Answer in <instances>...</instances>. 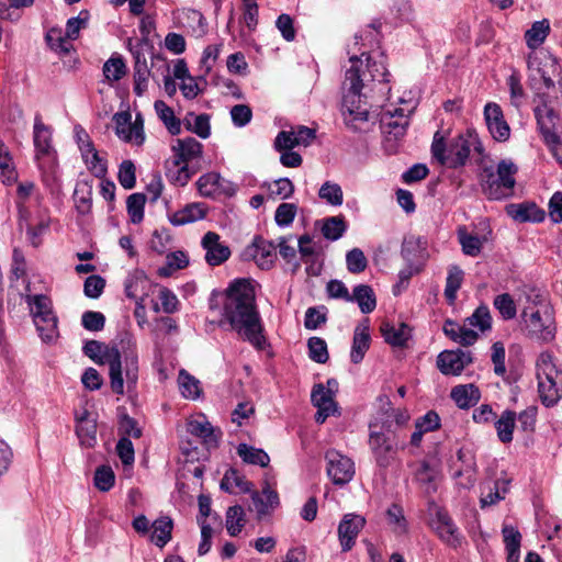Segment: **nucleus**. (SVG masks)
Instances as JSON below:
<instances>
[{"label": "nucleus", "mask_w": 562, "mask_h": 562, "mask_svg": "<svg viewBox=\"0 0 562 562\" xmlns=\"http://www.w3.org/2000/svg\"><path fill=\"white\" fill-rule=\"evenodd\" d=\"M277 245L262 237H255L251 245L244 250V258L252 259L259 268L270 269L277 258Z\"/></svg>", "instance_id": "obj_15"}, {"label": "nucleus", "mask_w": 562, "mask_h": 562, "mask_svg": "<svg viewBox=\"0 0 562 562\" xmlns=\"http://www.w3.org/2000/svg\"><path fill=\"white\" fill-rule=\"evenodd\" d=\"M451 398L461 409L474 406L481 398V392L474 384H461L451 390Z\"/></svg>", "instance_id": "obj_29"}, {"label": "nucleus", "mask_w": 562, "mask_h": 562, "mask_svg": "<svg viewBox=\"0 0 562 562\" xmlns=\"http://www.w3.org/2000/svg\"><path fill=\"white\" fill-rule=\"evenodd\" d=\"M83 353L98 364L109 366L111 389L115 394H124V378L127 386H135L138 380V355L135 347H128L122 355L117 347L108 346L98 340H88L82 348Z\"/></svg>", "instance_id": "obj_2"}, {"label": "nucleus", "mask_w": 562, "mask_h": 562, "mask_svg": "<svg viewBox=\"0 0 562 562\" xmlns=\"http://www.w3.org/2000/svg\"><path fill=\"white\" fill-rule=\"evenodd\" d=\"M484 117L492 137L497 142H505L510 136V128L504 119L503 111L497 103L490 102L484 108Z\"/></svg>", "instance_id": "obj_18"}, {"label": "nucleus", "mask_w": 562, "mask_h": 562, "mask_svg": "<svg viewBox=\"0 0 562 562\" xmlns=\"http://www.w3.org/2000/svg\"><path fill=\"white\" fill-rule=\"evenodd\" d=\"M517 171V166L508 159L501 160L496 171L492 166L483 167L480 173L483 193L490 200H502L509 196L516 183Z\"/></svg>", "instance_id": "obj_8"}, {"label": "nucleus", "mask_w": 562, "mask_h": 562, "mask_svg": "<svg viewBox=\"0 0 562 562\" xmlns=\"http://www.w3.org/2000/svg\"><path fill=\"white\" fill-rule=\"evenodd\" d=\"M431 154L440 165L457 169L465 166L471 154L482 159L485 151L477 133L468 130L451 138L448 144L440 132H436L431 144Z\"/></svg>", "instance_id": "obj_4"}, {"label": "nucleus", "mask_w": 562, "mask_h": 562, "mask_svg": "<svg viewBox=\"0 0 562 562\" xmlns=\"http://www.w3.org/2000/svg\"><path fill=\"white\" fill-rule=\"evenodd\" d=\"M502 533L507 552V562H519L521 533L513 526H504Z\"/></svg>", "instance_id": "obj_33"}, {"label": "nucleus", "mask_w": 562, "mask_h": 562, "mask_svg": "<svg viewBox=\"0 0 562 562\" xmlns=\"http://www.w3.org/2000/svg\"><path fill=\"white\" fill-rule=\"evenodd\" d=\"M33 144L35 148V157L37 159L52 157L55 154L53 146V130L46 125L41 114L36 113L33 126Z\"/></svg>", "instance_id": "obj_17"}, {"label": "nucleus", "mask_w": 562, "mask_h": 562, "mask_svg": "<svg viewBox=\"0 0 562 562\" xmlns=\"http://www.w3.org/2000/svg\"><path fill=\"white\" fill-rule=\"evenodd\" d=\"M385 518L391 530L397 535H405L408 530V522L404 509L400 504L393 503L385 513Z\"/></svg>", "instance_id": "obj_37"}, {"label": "nucleus", "mask_w": 562, "mask_h": 562, "mask_svg": "<svg viewBox=\"0 0 562 562\" xmlns=\"http://www.w3.org/2000/svg\"><path fill=\"white\" fill-rule=\"evenodd\" d=\"M536 375L541 403L546 407H554L562 395V370L559 369L550 352L544 351L538 357Z\"/></svg>", "instance_id": "obj_7"}, {"label": "nucleus", "mask_w": 562, "mask_h": 562, "mask_svg": "<svg viewBox=\"0 0 562 562\" xmlns=\"http://www.w3.org/2000/svg\"><path fill=\"white\" fill-rule=\"evenodd\" d=\"M237 454L248 464L266 468L269 465L270 457L260 448H255L247 443H239L236 448Z\"/></svg>", "instance_id": "obj_34"}, {"label": "nucleus", "mask_w": 562, "mask_h": 562, "mask_svg": "<svg viewBox=\"0 0 562 562\" xmlns=\"http://www.w3.org/2000/svg\"><path fill=\"white\" fill-rule=\"evenodd\" d=\"M294 192V186L288 178H280L268 186L269 198L273 200L289 199Z\"/></svg>", "instance_id": "obj_54"}, {"label": "nucleus", "mask_w": 562, "mask_h": 562, "mask_svg": "<svg viewBox=\"0 0 562 562\" xmlns=\"http://www.w3.org/2000/svg\"><path fill=\"white\" fill-rule=\"evenodd\" d=\"M223 317L255 349L268 346L265 328L256 305V293L247 279L234 280L226 290Z\"/></svg>", "instance_id": "obj_1"}, {"label": "nucleus", "mask_w": 562, "mask_h": 562, "mask_svg": "<svg viewBox=\"0 0 562 562\" xmlns=\"http://www.w3.org/2000/svg\"><path fill=\"white\" fill-rule=\"evenodd\" d=\"M538 102L535 115L542 137L557 134L555 125L559 119L557 112L543 100L542 93L538 94Z\"/></svg>", "instance_id": "obj_23"}, {"label": "nucleus", "mask_w": 562, "mask_h": 562, "mask_svg": "<svg viewBox=\"0 0 562 562\" xmlns=\"http://www.w3.org/2000/svg\"><path fill=\"white\" fill-rule=\"evenodd\" d=\"M459 241L462 246V251L471 257L480 255L482 249V240L477 236L468 234L464 229L459 231Z\"/></svg>", "instance_id": "obj_57"}, {"label": "nucleus", "mask_w": 562, "mask_h": 562, "mask_svg": "<svg viewBox=\"0 0 562 562\" xmlns=\"http://www.w3.org/2000/svg\"><path fill=\"white\" fill-rule=\"evenodd\" d=\"M0 178L3 182H11L14 180V169L12 167V158L8 147L0 140Z\"/></svg>", "instance_id": "obj_58"}, {"label": "nucleus", "mask_w": 562, "mask_h": 562, "mask_svg": "<svg viewBox=\"0 0 562 562\" xmlns=\"http://www.w3.org/2000/svg\"><path fill=\"white\" fill-rule=\"evenodd\" d=\"M220 181L221 177L216 172L201 176L196 182L200 194L205 198H214L221 192Z\"/></svg>", "instance_id": "obj_46"}, {"label": "nucleus", "mask_w": 562, "mask_h": 562, "mask_svg": "<svg viewBox=\"0 0 562 562\" xmlns=\"http://www.w3.org/2000/svg\"><path fill=\"white\" fill-rule=\"evenodd\" d=\"M154 106L168 132L171 135H179L181 133V121L176 117L173 110L161 100H157Z\"/></svg>", "instance_id": "obj_38"}, {"label": "nucleus", "mask_w": 562, "mask_h": 562, "mask_svg": "<svg viewBox=\"0 0 562 562\" xmlns=\"http://www.w3.org/2000/svg\"><path fill=\"white\" fill-rule=\"evenodd\" d=\"M368 446L376 467L387 469L397 460L398 450L406 445L401 440L396 428L386 420L382 425L378 422L369 424Z\"/></svg>", "instance_id": "obj_6"}, {"label": "nucleus", "mask_w": 562, "mask_h": 562, "mask_svg": "<svg viewBox=\"0 0 562 562\" xmlns=\"http://www.w3.org/2000/svg\"><path fill=\"white\" fill-rule=\"evenodd\" d=\"M90 19V13L88 10H81L79 14L75 18H70L66 23V32L65 37H57L56 43H53V31L49 32L46 36L47 42L49 45L55 48L59 49L60 52L68 53L69 47L67 46L66 40L75 41L78 38L79 33L82 29H86L88 26V22Z\"/></svg>", "instance_id": "obj_16"}, {"label": "nucleus", "mask_w": 562, "mask_h": 562, "mask_svg": "<svg viewBox=\"0 0 562 562\" xmlns=\"http://www.w3.org/2000/svg\"><path fill=\"white\" fill-rule=\"evenodd\" d=\"M119 182L124 189H133L136 184L135 166L131 160H124L119 169Z\"/></svg>", "instance_id": "obj_62"}, {"label": "nucleus", "mask_w": 562, "mask_h": 562, "mask_svg": "<svg viewBox=\"0 0 562 562\" xmlns=\"http://www.w3.org/2000/svg\"><path fill=\"white\" fill-rule=\"evenodd\" d=\"M180 392L186 398L195 400L201 394L200 381L186 370H180L178 376Z\"/></svg>", "instance_id": "obj_44"}, {"label": "nucleus", "mask_w": 562, "mask_h": 562, "mask_svg": "<svg viewBox=\"0 0 562 562\" xmlns=\"http://www.w3.org/2000/svg\"><path fill=\"white\" fill-rule=\"evenodd\" d=\"M187 131L196 134L201 138H207L211 135L210 116L207 114H199L193 117V122L188 121Z\"/></svg>", "instance_id": "obj_63"}, {"label": "nucleus", "mask_w": 562, "mask_h": 562, "mask_svg": "<svg viewBox=\"0 0 562 562\" xmlns=\"http://www.w3.org/2000/svg\"><path fill=\"white\" fill-rule=\"evenodd\" d=\"M103 74L108 80L119 81L126 74V65L122 57H111L103 65Z\"/></svg>", "instance_id": "obj_56"}, {"label": "nucleus", "mask_w": 562, "mask_h": 562, "mask_svg": "<svg viewBox=\"0 0 562 562\" xmlns=\"http://www.w3.org/2000/svg\"><path fill=\"white\" fill-rule=\"evenodd\" d=\"M507 214L518 222H541L546 213L535 203L509 204L506 207Z\"/></svg>", "instance_id": "obj_27"}, {"label": "nucleus", "mask_w": 562, "mask_h": 562, "mask_svg": "<svg viewBox=\"0 0 562 562\" xmlns=\"http://www.w3.org/2000/svg\"><path fill=\"white\" fill-rule=\"evenodd\" d=\"M246 524L245 512L240 505L228 507L226 512V529L229 536L236 537Z\"/></svg>", "instance_id": "obj_43"}, {"label": "nucleus", "mask_w": 562, "mask_h": 562, "mask_svg": "<svg viewBox=\"0 0 562 562\" xmlns=\"http://www.w3.org/2000/svg\"><path fill=\"white\" fill-rule=\"evenodd\" d=\"M525 305L520 313V330L533 340L549 342L554 339L557 325L553 307L546 301L543 294L530 290L525 294Z\"/></svg>", "instance_id": "obj_3"}, {"label": "nucleus", "mask_w": 562, "mask_h": 562, "mask_svg": "<svg viewBox=\"0 0 562 562\" xmlns=\"http://www.w3.org/2000/svg\"><path fill=\"white\" fill-rule=\"evenodd\" d=\"M348 302H357L360 311L363 314H369L374 311L376 306V297L370 285L359 284L355 286L350 300Z\"/></svg>", "instance_id": "obj_32"}, {"label": "nucleus", "mask_w": 562, "mask_h": 562, "mask_svg": "<svg viewBox=\"0 0 562 562\" xmlns=\"http://www.w3.org/2000/svg\"><path fill=\"white\" fill-rule=\"evenodd\" d=\"M428 513L431 516V527L439 539L453 549L460 548L463 536L448 512L435 502H429Z\"/></svg>", "instance_id": "obj_11"}, {"label": "nucleus", "mask_w": 562, "mask_h": 562, "mask_svg": "<svg viewBox=\"0 0 562 562\" xmlns=\"http://www.w3.org/2000/svg\"><path fill=\"white\" fill-rule=\"evenodd\" d=\"M370 341L371 337L369 318H364L356 326L353 331L352 346L350 351V360L352 363L358 364L363 360L364 355L370 347Z\"/></svg>", "instance_id": "obj_22"}, {"label": "nucleus", "mask_w": 562, "mask_h": 562, "mask_svg": "<svg viewBox=\"0 0 562 562\" xmlns=\"http://www.w3.org/2000/svg\"><path fill=\"white\" fill-rule=\"evenodd\" d=\"M173 524L169 517H160L153 522L151 541L164 548L171 539Z\"/></svg>", "instance_id": "obj_40"}, {"label": "nucleus", "mask_w": 562, "mask_h": 562, "mask_svg": "<svg viewBox=\"0 0 562 562\" xmlns=\"http://www.w3.org/2000/svg\"><path fill=\"white\" fill-rule=\"evenodd\" d=\"M311 401L317 412L315 414V422L323 424L330 415L337 412V404L330 391H325L323 384L314 385L311 394Z\"/></svg>", "instance_id": "obj_20"}, {"label": "nucleus", "mask_w": 562, "mask_h": 562, "mask_svg": "<svg viewBox=\"0 0 562 562\" xmlns=\"http://www.w3.org/2000/svg\"><path fill=\"white\" fill-rule=\"evenodd\" d=\"M327 461V475L335 485H345L349 483L355 475V463L347 456L331 449L325 454Z\"/></svg>", "instance_id": "obj_12"}, {"label": "nucleus", "mask_w": 562, "mask_h": 562, "mask_svg": "<svg viewBox=\"0 0 562 562\" xmlns=\"http://www.w3.org/2000/svg\"><path fill=\"white\" fill-rule=\"evenodd\" d=\"M358 67L360 68V75L367 81H379L386 82L387 76L390 75L383 60V56H380V60L373 59L371 56H368L366 61V69L362 68L363 63L358 57Z\"/></svg>", "instance_id": "obj_28"}, {"label": "nucleus", "mask_w": 562, "mask_h": 562, "mask_svg": "<svg viewBox=\"0 0 562 562\" xmlns=\"http://www.w3.org/2000/svg\"><path fill=\"white\" fill-rule=\"evenodd\" d=\"M366 526V518L357 514H346L338 525V539L340 542L341 551H350L359 532Z\"/></svg>", "instance_id": "obj_14"}, {"label": "nucleus", "mask_w": 562, "mask_h": 562, "mask_svg": "<svg viewBox=\"0 0 562 562\" xmlns=\"http://www.w3.org/2000/svg\"><path fill=\"white\" fill-rule=\"evenodd\" d=\"M25 225L26 235L29 240L34 247L41 244V237L44 235L50 224V218L47 214H41L38 221L35 224L29 222V214L25 210L20 211V225Z\"/></svg>", "instance_id": "obj_26"}, {"label": "nucleus", "mask_w": 562, "mask_h": 562, "mask_svg": "<svg viewBox=\"0 0 562 562\" xmlns=\"http://www.w3.org/2000/svg\"><path fill=\"white\" fill-rule=\"evenodd\" d=\"M296 212L297 207L295 204L281 203L276 210L274 221L281 227L289 226L294 221Z\"/></svg>", "instance_id": "obj_60"}, {"label": "nucleus", "mask_w": 562, "mask_h": 562, "mask_svg": "<svg viewBox=\"0 0 562 562\" xmlns=\"http://www.w3.org/2000/svg\"><path fill=\"white\" fill-rule=\"evenodd\" d=\"M149 75L150 71L146 58L140 53H137L134 64V92L138 97H142L147 90Z\"/></svg>", "instance_id": "obj_36"}, {"label": "nucleus", "mask_w": 562, "mask_h": 562, "mask_svg": "<svg viewBox=\"0 0 562 562\" xmlns=\"http://www.w3.org/2000/svg\"><path fill=\"white\" fill-rule=\"evenodd\" d=\"M26 301L42 340L54 341L58 337V329L57 317L53 313L50 300L46 295L37 294L29 295Z\"/></svg>", "instance_id": "obj_9"}, {"label": "nucleus", "mask_w": 562, "mask_h": 562, "mask_svg": "<svg viewBox=\"0 0 562 562\" xmlns=\"http://www.w3.org/2000/svg\"><path fill=\"white\" fill-rule=\"evenodd\" d=\"M205 215L206 209L203 203H190L175 212L169 220L172 225L182 226L202 220Z\"/></svg>", "instance_id": "obj_30"}, {"label": "nucleus", "mask_w": 562, "mask_h": 562, "mask_svg": "<svg viewBox=\"0 0 562 562\" xmlns=\"http://www.w3.org/2000/svg\"><path fill=\"white\" fill-rule=\"evenodd\" d=\"M401 254L408 265L422 268L428 257L426 241L420 237L406 238L402 245Z\"/></svg>", "instance_id": "obj_25"}, {"label": "nucleus", "mask_w": 562, "mask_h": 562, "mask_svg": "<svg viewBox=\"0 0 562 562\" xmlns=\"http://www.w3.org/2000/svg\"><path fill=\"white\" fill-rule=\"evenodd\" d=\"M74 201L79 214H89L92 209V188L88 183H78L74 192Z\"/></svg>", "instance_id": "obj_42"}, {"label": "nucleus", "mask_w": 562, "mask_h": 562, "mask_svg": "<svg viewBox=\"0 0 562 562\" xmlns=\"http://www.w3.org/2000/svg\"><path fill=\"white\" fill-rule=\"evenodd\" d=\"M318 195L333 206H339L344 202L342 189L338 183L326 181L322 184Z\"/></svg>", "instance_id": "obj_51"}, {"label": "nucleus", "mask_w": 562, "mask_h": 562, "mask_svg": "<svg viewBox=\"0 0 562 562\" xmlns=\"http://www.w3.org/2000/svg\"><path fill=\"white\" fill-rule=\"evenodd\" d=\"M145 203L146 195L143 193H133L127 198V213L133 224H138L143 221Z\"/></svg>", "instance_id": "obj_50"}, {"label": "nucleus", "mask_w": 562, "mask_h": 562, "mask_svg": "<svg viewBox=\"0 0 562 562\" xmlns=\"http://www.w3.org/2000/svg\"><path fill=\"white\" fill-rule=\"evenodd\" d=\"M493 305L504 321L514 319L517 315V306L509 293H502L494 297Z\"/></svg>", "instance_id": "obj_47"}, {"label": "nucleus", "mask_w": 562, "mask_h": 562, "mask_svg": "<svg viewBox=\"0 0 562 562\" xmlns=\"http://www.w3.org/2000/svg\"><path fill=\"white\" fill-rule=\"evenodd\" d=\"M81 325L89 331H100L104 328L105 316L101 312L87 311L81 316Z\"/></svg>", "instance_id": "obj_61"}, {"label": "nucleus", "mask_w": 562, "mask_h": 562, "mask_svg": "<svg viewBox=\"0 0 562 562\" xmlns=\"http://www.w3.org/2000/svg\"><path fill=\"white\" fill-rule=\"evenodd\" d=\"M76 434L80 445L92 448L97 443V420L85 409L81 414H76Z\"/></svg>", "instance_id": "obj_24"}, {"label": "nucleus", "mask_w": 562, "mask_h": 562, "mask_svg": "<svg viewBox=\"0 0 562 562\" xmlns=\"http://www.w3.org/2000/svg\"><path fill=\"white\" fill-rule=\"evenodd\" d=\"M463 271L458 266H451L448 270L446 280L445 296L449 303H453L457 299V292L461 288L463 281Z\"/></svg>", "instance_id": "obj_45"}, {"label": "nucleus", "mask_w": 562, "mask_h": 562, "mask_svg": "<svg viewBox=\"0 0 562 562\" xmlns=\"http://www.w3.org/2000/svg\"><path fill=\"white\" fill-rule=\"evenodd\" d=\"M347 224L344 216H330L323 221L322 234L328 240H337L345 234Z\"/></svg>", "instance_id": "obj_41"}, {"label": "nucleus", "mask_w": 562, "mask_h": 562, "mask_svg": "<svg viewBox=\"0 0 562 562\" xmlns=\"http://www.w3.org/2000/svg\"><path fill=\"white\" fill-rule=\"evenodd\" d=\"M381 334L389 345L403 347L411 338V328L404 323L396 327L391 323L384 322L381 326Z\"/></svg>", "instance_id": "obj_31"}, {"label": "nucleus", "mask_w": 562, "mask_h": 562, "mask_svg": "<svg viewBox=\"0 0 562 562\" xmlns=\"http://www.w3.org/2000/svg\"><path fill=\"white\" fill-rule=\"evenodd\" d=\"M94 486L101 492L110 491L115 483V474L110 465H100L95 469L93 477Z\"/></svg>", "instance_id": "obj_52"}, {"label": "nucleus", "mask_w": 562, "mask_h": 562, "mask_svg": "<svg viewBox=\"0 0 562 562\" xmlns=\"http://www.w3.org/2000/svg\"><path fill=\"white\" fill-rule=\"evenodd\" d=\"M494 425L497 431L498 439L503 443L512 442L513 432L516 426V413L510 409L504 411L501 417L494 420Z\"/></svg>", "instance_id": "obj_35"}, {"label": "nucleus", "mask_w": 562, "mask_h": 562, "mask_svg": "<svg viewBox=\"0 0 562 562\" xmlns=\"http://www.w3.org/2000/svg\"><path fill=\"white\" fill-rule=\"evenodd\" d=\"M251 501L252 509L256 512L258 520L271 515L280 504L278 493L268 484H266L261 492H252Z\"/></svg>", "instance_id": "obj_21"}, {"label": "nucleus", "mask_w": 562, "mask_h": 562, "mask_svg": "<svg viewBox=\"0 0 562 562\" xmlns=\"http://www.w3.org/2000/svg\"><path fill=\"white\" fill-rule=\"evenodd\" d=\"M349 60L351 66L345 76L344 86L347 87V92L342 98L341 112L348 127L352 131H361L362 124L367 123L369 119V111L361 99L364 79L360 75L358 56L352 55Z\"/></svg>", "instance_id": "obj_5"}, {"label": "nucleus", "mask_w": 562, "mask_h": 562, "mask_svg": "<svg viewBox=\"0 0 562 562\" xmlns=\"http://www.w3.org/2000/svg\"><path fill=\"white\" fill-rule=\"evenodd\" d=\"M308 357L317 363H326L329 355L326 341L321 337H311L307 341Z\"/></svg>", "instance_id": "obj_53"}, {"label": "nucleus", "mask_w": 562, "mask_h": 562, "mask_svg": "<svg viewBox=\"0 0 562 562\" xmlns=\"http://www.w3.org/2000/svg\"><path fill=\"white\" fill-rule=\"evenodd\" d=\"M465 324L479 328L482 333L490 330L492 328L490 308L484 304L480 305L471 316L465 318Z\"/></svg>", "instance_id": "obj_49"}, {"label": "nucleus", "mask_w": 562, "mask_h": 562, "mask_svg": "<svg viewBox=\"0 0 562 562\" xmlns=\"http://www.w3.org/2000/svg\"><path fill=\"white\" fill-rule=\"evenodd\" d=\"M347 268L351 273H360L366 270L368 266L367 258L363 251L359 248H353L346 255Z\"/></svg>", "instance_id": "obj_59"}, {"label": "nucleus", "mask_w": 562, "mask_h": 562, "mask_svg": "<svg viewBox=\"0 0 562 562\" xmlns=\"http://www.w3.org/2000/svg\"><path fill=\"white\" fill-rule=\"evenodd\" d=\"M105 286V280L97 274H92L85 280L83 292L90 299H98Z\"/></svg>", "instance_id": "obj_64"}, {"label": "nucleus", "mask_w": 562, "mask_h": 562, "mask_svg": "<svg viewBox=\"0 0 562 562\" xmlns=\"http://www.w3.org/2000/svg\"><path fill=\"white\" fill-rule=\"evenodd\" d=\"M188 431L191 435L203 439L206 443L215 441L213 437L214 429L204 416L190 420L188 423Z\"/></svg>", "instance_id": "obj_48"}, {"label": "nucleus", "mask_w": 562, "mask_h": 562, "mask_svg": "<svg viewBox=\"0 0 562 562\" xmlns=\"http://www.w3.org/2000/svg\"><path fill=\"white\" fill-rule=\"evenodd\" d=\"M549 31L550 24L548 20L536 21L525 33L527 46L531 49L539 47L547 38Z\"/></svg>", "instance_id": "obj_39"}, {"label": "nucleus", "mask_w": 562, "mask_h": 562, "mask_svg": "<svg viewBox=\"0 0 562 562\" xmlns=\"http://www.w3.org/2000/svg\"><path fill=\"white\" fill-rule=\"evenodd\" d=\"M166 259L167 266L161 267L158 270V273L161 277H169L171 274V271L183 269L189 263L187 254L180 250L170 252L169 255H167Z\"/></svg>", "instance_id": "obj_55"}, {"label": "nucleus", "mask_w": 562, "mask_h": 562, "mask_svg": "<svg viewBox=\"0 0 562 562\" xmlns=\"http://www.w3.org/2000/svg\"><path fill=\"white\" fill-rule=\"evenodd\" d=\"M215 232H207L201 240V246L205 250V261L212 266H220L231 257V249Z\"/></svg>", "instance_id": "obj_19"}, {"label": "nucleus", "mask_w": 562, "mask_h": 562, "mask_svg": "<svg viewBox=\"0 0 562 562\" xmlns=\"http://www.w3.org/2000/svg\"><path fill=\"white\" fill-rule=\"evenodd\" d=\"M472 361L471 351L445 350L437 357V368L445 375H459Z\"/></svg>", "instance_id": "obj_13"}, {"label": "nucleus", "mask_w": 562, "mask_h": 562, "mask_svg": "<svg viewBox=\"0 0 562 562\" xmlns=\"http://www.w3.org/2000/svg\"><path fill=\"white\" fill-rule=\"evenodd\" d=\"M202 144L193 137L178 138L172 145L173 165L179 167L176 181L184 186L195 172L189 165L202 157Z\"/></svg>", "instance_id": "obj_10"}]
</instances>
